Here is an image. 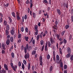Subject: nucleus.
I'll return each mask as SVG.
<instances>
[{
	"label": "nucleus",
	"mask_w": 73,
	"mask_h": 73,
	"mask_svg": "<svg viewBox=\"0 0 73 73\" xmlns=\"http://www.w3.org/2000/svg\"><path fill=\"white\" fill-rule=\"evenodd\" d=\"M53 43H55V41L54 40L53 38L51 37L50 38V41H48V42H46V44H45V48L44 50L45 51V52L46 51L47 49V44L48 45V47H50V44H53Z\"/></svg>",
	"instance_id": "1"
},
{
	"label": "nucleus",
	"mask_w": 73,
	"mask_h": 73,
	"mask_svg": "<svg viewBox=\"0 0 73 73\" xmlns=\"http://www.w3.org/2000/svg\"><path fill=\"white\" fill-rule=\"evenodd\" d=\"M3 14L0 13V23H1L3 22Z\"/></svg>",
	"instance_id": "2"
},
{
	"label": "nucleus",
	"mask_w": 73,
	"mask_h": 73,
	"mask_svg": "<svg viewBox=\"0 0 73 73\" xmlns=\"http://www.w3.org/2000/svg\"><path fill=\"white\" fill-rule=\"evenodd\" d=\"M29 3L30 4V7L32 8V7H33V4H32L33 3V1L32 0H30Z\"/></svg>",
	"instance_id": "3"
},
{
	"label": "nucleus",
	"mask_w": 73,
	"mask_h": 73,
	"mask_svg": "<svg viewBox=\"0 0 73 73\" xmlns=\"http://www.w3.org/2000/svg\"><path fill=\"white\" fill-rule=\"evenodd\" d=\"M35 31L36 32L34 33L35 35H37L38 34V28H35Z\"/></svg>",
	"instance_id": "4"
},
{
	"label": "nucleus",
	"mask_w": 73,
	"mask_h": 73,
	"mask_svg": "<svg viewBox=\"0 0 73 73\" xmlns=\"http://www.w3.org/2000/svg\"><path fill=\"white\" fill-rule=\"evenodd\" d=\"M56 11L57 12V13H58L59 15H61V11H60V10L58 9H57Z\"/></svg>",
	"instance_id": "5"
},
{
	"label": "nucleus",
	"mask_w": 73,
	"mask_h": 73,
	"mask_svg": "<svg viewBox=\"0 0 73 73\" xmlns=\"http://www.w3.org/2000/svg\"><path fill=\"white\" fill-rule=\"evenodd\" d=\"M2 47L3 48V49L4 50H6V47L5 44L4 43H2Z\"/></svg>",
	"instance_id": "6"
},
{
	"label": "nucleus",
	"mask_w": 73,
	"mask_h": 73,
	"mask_svg": "<svg viewBox=\"0 0 73 73\" xmlns=\"http://www.w3.org/2000/svg\"><path fill=\"white\" fill-rule=\"evenodd\" d=\"M42 2L44 4L46 5H47V4L48 3V1H47L46 0H44V1H42Z\"/></svg>",
	"instance_id": "7"
},
{
	"label": "nucleus",
	"mask_w": 73,
	"mask_h": 73,
	"mask_svg": "<svg viewBox=\"0 0 73 73\" xmlns=\"http://www.w3.org/2000/svg\"><path fill=\"white\" fill-rule=\"evenodd\" d=\"M67 52H68V53H71V49L70 47H68L67 48Z\"/></svg>",
	"instance_id": "8"
},
{
	"label": "nucleus",
	"mask_w": 73,
	"mask_h": 73,
	"mask_svg": "<svg viewBox=\"0 0 73 73\" xmlns=\"http://www.w3.org/2000/svg\"><path fill=\"white\" fill-rule=\"evenodd\" d=\"M4 67L6 70L8 71V66L6 64H4Z\"/></svg>",
	"instance_id": "9"
},
{
	"label": "nucleus",
	"mask_w": 73,
	"mask_h": 73,
	"mask_svg": "<svg viewBox=\"0 0 73 73\" xmlns=\"http://www.w3.org/2000/svg\"><path fill=\"white\" fill-rule=\"evenodd\" d=\"M29 54H25V59H29Z\"/></svg>",
	"instance_id": "10"
},
{
	"label": "nucleus",
	"mask_w": 73,
	"mask_h": 73,
	"mask_svg": "<svg viewBox=\"0 0 73 73\" xmlns=\"http://www.w3.org/2000/svg\"><path fill=\"white\" fill-rule=\"evenodd\" d=\"M71 54H70V53H68L67 55H66V57L67 58H70V57H71Z\"/></svg>",
	"instance_id": "11"
},
{
	"label": "nucleus",
	"mask_w": 73,
	"mask_h": 73,
	"mask_svg": "<svg viewBox=\"0 0 73 73\" xmlns=\"http://www.w3.org/2000/svg\"><path fill=\"white\" fill-rule=\"evenodd\" d=\"M9 43H10V40H9V39H7V40H6V44H7V45H9Z\"/></svg>",
	"instance_id": "12"
},
{
	"label": "nucleus",
	"mask_w": 73,
	"mask_h": 73,
	"mask_svg": "<svg viewBox=\"0 0 73 73\" xmlns=\"http://www.w3.org/2000/svg\"><path fill=\"white\" fill-rule=\"evenodd\" d=\"M3 25L4 26H6L7 25V21H6L5 20H4L3 22Z\"/></svg>",
	"instance_id": "13"
},
{
	"label": "nucleus",
	"mask_w": 73,
	"mask_h": 73,
	"mask_svg": "<svg viewBox=\"0 0 73 73\" xmlns=\"http://www.w3.org/2000/svg\"><path fill=\"white\" fill-rule=\"evenodd\" d=\"M30 63H28V66H27V70H30Z\"/></svg>",
	"instance_id": "14"
},
{
	"label": "nucleus",
	"mask_w": 73,
	"mask_h": 73,
	"mask_svg": "<svg viewBox=\"0 0 73 73\" xmlns=\"http://www.w3.org/2000/svg\"><path fill=\"white\" fill-rule=\"evenodd\" d=\"M18 34L19 35L18 36V38L19 39L21 38V34H20V32H19L18 33Z\"/></svg>",
	"instance_id": "15"
},
{
	"label": "nucleus",
	"mask_w": 73,
	"mask_h": 73,
	"mask_svg": "<svg viewBox=\"0 0 73 73\" xmlns=\"http://www.w3.org/2000/svg\"><path fill=\"white\" fill-rule=\"evenodd\" d=\"M11 68H12V69L13 70H14V71H16V70H15V69H17V66H16V65H15V67H14L13 66V67H11Z\"/></svg>",
	"instance_id": "16"
},
{
	"label": "nucleus",
	"mask_w": 73,
	"mask_h": 73,
	"mask_svg": "<svg viewBox=\"0 0 73 73\" xmlns=\"http://www.w3.org/2000/svg\"><path fill=\"white\" fill-rule=\"evenodd\" d=\"M36 54V51L33 50L32 52V53H31V54H32V55H34L35 54Z\"/></svg>",
	"instance_id": "17"
},
{
	"label": "nucleus",
	"mask_w": 73,
	"mask_h": 73,
	"mask_svg": "<svg viewBox=\"0 0 73 73\" xmlns=\"http://www.w3.org/2000/svg\"><path fill=\"white\" fill-rule=\"evenodd\" d=\"M60 67L62 68L63 67V64H62V62H61V60H60Z\"/></svg>",
	"instance_id": "18"
},
{
	"label": "nucleus",
	"mask_w": 73,
	"mask_h": 73,
	"mask_svg": "<svg viewBox=\"0 0 73 73\" xmlns=\"http://www.w3.org/2000/svg\"><path fill=\"white\" fill-rule=\"evenodd\" d=\"M11 34L12 35H14V31L13 30H12L10 31Z\"/></svg>",
	"instance_id": "19"
},
{
	"label": "nucleus",
	"mask_w": 73,
	"mask_h": 73,
	"mask_svg": "<svg viewBox=\"0 0 73 73\" xmlns=\"http://www.w3.org/2000/svg\"><path fill=\"white\" fill-rule=\"evenodd\" d=\"M56 58L58 61L60 60V56L58 55H56Z\"/></svg>",
	"instance_id": "20"
},
{
	"label": "nucleus",
	"mask_w": 73,
	"mask_h": 73,
	"mask_svg": "<svg viewBox=\"0 0 73 73\" xmlns=\"http://www.w3.org/2000/svg\"><path fill=\"white\" fill-rule=\"evenodd\" d=\"M64 44H66L67 43V40L65 38L63 39V41Z\"/></svg>",
	"instance_id": "21"
},
{
	"label": "nucleus",
	"mask_w": 73,
	"mask_h": 73,
	"mask_svg": "<svg viewBox=\"0 0 73 73\" xmlns=\"http://www.w3.org/2000/svg\"><path fill=\"white\" fill-rule=\"evenodd\" d=\"M9 41H11V42H13V38L12 36L10 38V40H9Z\"/></svg>",
	"instance_id": "22"
},
{
	"label": "nucleus",
	"mask_w": 73,
	"mask_h": 73,
	"mask_svg": "<svg viewBox=\"0 0 73 73\" xmlns=\"http://www.w3.org/2000/svg\"><path fill=\"white\" fill-rule=\"evenodd\" d=\"M11 15L14 18L15 17V12H12L11 13Z\"/></svg>",
	"instance_id": "23"
},
{
	"label": "nucleus",
	"mask_w": 73,
	"mask_h": 73,
	"mask_svg": "<svg viewBox=\"0 0 73 73\" xmlns=\"http://www.w3.org/2000/svg\"><path fill=\"white\" fill-rule=\"evenodd\" d=\"M8 17V19H9V20L10 21V22L11 23H12V20L11 18V17Z\"/></svg>",
	"instance_id": "24"
},
{
	"label": "nucleus",
	"mask_w": 73,
	"mask_h": 73,
	"mask_svg": "<svg viewBox=\"0 0 73 73\" xmlns=\"http://www.w3.org/2000/svg\"><path fill=\"white\" fill-rule=\"evenodd\" d=\"M50 55L49 54L47 55L46 56V58L48 59V60H49L50 59Z\"/></svg>",
	"instance_id": "25"
},
{
	"label": "nucleus",
	"mask_w": 73,
	"mask_h": 73,
	"mask_svg": "<svg viewBox=\"0 0 73 73\" xmlns=\"http://www.w3.org/2000/svg\"><path fill=\"white\" fill-rule=\"evenodd\" d=\"M67 68V66L66 65H65L63 66V68L64 69H66Z\"/></svg>",
	"instance_id": "26"
},
{
	"label": "nucleus",
	"mask_w": 73,
	"mask_h": 73,
	"mask_svg": "<svg viewBox=\"0 0 73 73\" xmlns=\"http://www.w3.org/2000/svg\"><path fill=\"white\" fill-rule=\"evenodd\" d=\"M40 37V35H37V36H36V40H38L39 39V38Z\"/></svg>",
	"instance_id": "27"
},
{
	"label": "nucleus",
	"mask_w": 73,
	"mask_h": 73,
	"mask_svg": "<svg viewBox=\"0 0 73 73\" xmlns=\"http://www.w3.org/2000/svg\"><path fill=\"white\" fill-rule=\"evenodd\" d=\"M65 31H63L61 33V35H62V36H63V35H64V33H65Z\"/></svg>",
	"instance_id": "28"
},
{
	"label": "nucleus",
	"mask_w": 73,
	"mask_h": 73,
	"mask_svg": "<svg viewBox=\"0 0 73 73\" xmlns=\"http://www.w3.org/2000/svg\"><path fill=\"white\" fill-rule=\"evenodd\" d=\"M53 70V67L52 66H50L49 68V71L50 72L52 71Z\"/></svg>",
	"instance_id": "29"
},
{
	"label": "nucleus",
	"mask_w": 73,
	"mask_h": 73,
	"mask_svg": "<svg viewBox=\"0 0 73 73\" xmlns=\"http://www.w3.org/2000/svg\"><path fill=\"white\" fill-rule=\"evenodd\" d=\"M33 17L34 18H35L36 17V13H33Z\"/></svg>",
	"instance_id": "30"
},
{
	"label": "nucleus",
	"mask_w": 73,
	"mask_h": 73,
	"mask_svg": "<svg viewBox=\"0 0 73 73\" xmlns=\"http://www.w3.org/2000/svg\"><path fill=\"white\" fill-rule=\"evenodd\" d=\"M11 56H12V58H14L15 55L13 52H12V53H11Z\"/></svg>",
	"instance_id": "31"
},
{
	"label": "nucleus",
	"mask_w": 73,
	"mask_h": 73,
	"mask_svg": "<svg viewBox=\"0 0 73 73\" xmlns=\"http://www.w3.org/2000/svg\"><path fill=\"white\" fill-rule=\"evenodd\" d=\"M31 49H32V48L31 47V46H29V48H28V50H29V51L31 50Z\"/></svg>",
	"instance_id": "32"
},
{
	"label": "nucleus",
	"mask_w": 73,
	"mask_h": 73,
	"mask_svg": "<svg viewBox=\"0 0 73 73\" xmlns=\"http://www.w3.org/2000/svg\"><path fill=\"white\" fill-rule=\"evenodd\" d=\"M71 21L72 23L73 22V16L72 15L71 16Z\"/></svg>",
	"instance_id": "33"
},
{
	"label": "nucleus",
	"mask_w": 73,
	"mask_h": 73,
	"mask_svg": "<svg viewBox=\"0 0 73 73\" xmlns=\"http://www.w3.org/2000/svg\"><path fill=\"white\" fill-rule=\"evenodd\" d=\"M4 6H5V7H8V6H9V3H7L6 4H4Z\"/></svg>",
	"instance_id": "34"
},
{
	"label": "nucleus",
	"mask_w": 73,
	"mask_h": 73,
	"mask_svg": "<svg viewBox=\"0 0 73 73\" xmlns=\"http://www.w3.org/2000/svg\"><path fill=\"white\" fill-rule=\"evenodd\" d=\"M59 53L60 54H62V49H61V48H59Z\"/></svg>",
	"instance_id": "35"
},
{
	"label": "nucleus",
	"mask_w": 73,
	"mask_h": 73,
	"mask_svg": "<svg viewBox=\"0 0 73 73\" xmlns=\"http://www.w3.org/2000/svg\"><path fill=\"white\" fill-rule=\"evenodd\" d=\"M27 49L25 47V48H24V52L26 54V52H27Z\"/></svg>",
	"instance_id": "36"
},
{
	"label": "nucleus",
	"mask_w": 73,
	"mask_h": 73,
	"mask_svg": "<svg viewBox=\"0 0 73 73\" xmlns=\"http://www.w3.org/2000/svg\"><path fill=\"white\" fill-rule=\"evenodd\" d=\"M9 34V32L7 30H6V35L8 36Z\"/></svg>",
	"instance_id": "37"
},
{
	"label": "nucleus",
	"mask_w": 73,
	"mask_h": 73,
	"mask_svg": "<svg viewBox=\"0 0 73 73\" xmlns=\"http://www.w3.org/2000/svg\"><path fill=\"white\" fill-rule=\"evenodd\" d=\"M56 36H57V37L58 39H59L60 38V35L59 34H57L56 35Z\"/></svg>",
	"instance_id": "38"
},
{
	"label": "nucleus",
	"mask_w": 73,
	"mask_h": 73,
	"mask_svg": "<svg viewBox=\"0 0 73 73\" xmlns=\"http://www.w3.org/2000/svg\"><path fill=\"white\" fill-rule=\"evenodd\" d=\"M29 3V0H27L26 2V4H28Z\"/></svg>",
	"instance_id": "39"
},
{
	"label": "nucleus",
	"mask_w": 73,
	"mask_h": 73,
	"mask_svg": "<svg viewBox=\"0 0 73 73\" xmlns=\"http://www.w3.org/2000/svg\"><path fill=\"white\" fill-rule=\"evenodd\" d=\"M22 68L23 69H25V66H24V64L23 63L22 64Z\"/></svg>",
	"instance_id": "40"
},
{
	"label": "nucleus",
	"mask_w": 73,
	"mask_h": 73,
	"mask_svg": "<svg viewBox=\"0 0 73 73\" xmlns=\"http://www.w3.org/2000/svg\"><path fill=\"white\" fill-rule=\"evenodd\" d=\"M54 24L55 25H57L58 24V22L57 21H56L55 22Z\"/></svg>",
	"instance_id": "41"
},
{
	"label": "nucleus",
	"mask_w": 73,
	"mask_h": 73,
	"mask_svg": "<svg viewBox=\"0 0 73 73\" xmlns=\"http://www.w3.org/2000/svg\"><path fill=\"white\" fill-rule=\"evenodd\" d=\"M24 18L25 20H27V15H25Z\"/></svg>",
	"instance_id": "42"
},
{
	"label": "nucleus",
	"mask_w": 73,
	"mask_h": 73,
	"mask_svg": "<svg viewBox=\"0 0 73 73\" xmlns=\"http://www.w3.org/2000/svg\"><path fill=\"white\" fill-rule=\"evenodd\" d=\"M24 16H23L22 19V23H24Z\"/></svg>",
	"instance_id": "43"
},
{
	"label": "nucleus",
	"mask_w": 73,
	"mask_h": 73,
	"mask_svg": "<svg viewBox=\"0 0 73 73\" xmlns=\"http://www.w3.org/2000/svg\"><path fill=\"white\" fill-rule=\"evenodd\" d=\"M18 65H19V67L21 66V64L20 62H19V63H18Z\"/></svg>",
	"instance_id": "44"
},
{
	"label": "nucleus",
	"mask_w": 73,
	"mask_h": 73,
	"mask_svg": "<svg viewBox=\"0 0 73 73\" xmlns=\"http://www.w3.org/2000/svg\"><path fill=\"white\" fill-rule=\"evenodd\" d=\"M44 44V41L42 40H41L40 41V44L42 45H43V44Z\"/></svg>",
	"instance_id": "45"
},
{
	"label": "nucleus",
	"mask_w": 73,
	"mask_h": 73,
	"mask_svg": "<svg viewBox=\"0 0 73 73\" xmlns=\"http://www.w3.org/2000/svg\"><path fill=\"white\" fill-rule=\"evenodd\" d=\"M40 65L42 66V61H40Z\"/></svg>",
	"instance_id": "46"
},
{
	"label": "nucleus",
	"mask_w": 73,
	"mask_h": 73,
	"mask_svg": "<svg viewBox=\"0 0 73 73\" xmlns=\"http://www.w3.org/2000/svg\"><path fill=\"white\" fill-rule=\"evenodd\" d=\"M72 38V35H70V36H69V40H71Z\"/></svg>",
	"instance_id": "47"
},
{
	"label": "nucleus",
	"mask_w": 73,
	"mask_h": 73,
	"mask_svg": "<svg viewBox=\"0 0 73 73\" xmlns=\"http://www.w3.org/2000/svg\"><path fill=\"white\" fill-rule=\"evenodd\" d=\"M23 63L24 64L26 65V61L25 60H23Z\"/></svg>",
	"instance_id": "48"
},
{
	"label": "nucleus",
	"mask_w": 73,
	"mask_h": 73,
	"mask_svg": "<svg viewBox=\"0 0 73 73\" xmlns=\"http://www.w3.org/2000/svg\"><path fill=\"white\" fill-rule=\"evenodd\" d=\"M53 31L54 32L58 30V29L57 28H53Z\"/></svg>",
	"instance_id": "49"
},
{
	"label": "nucleus",
	"mask_w": 73,
	"mask_h": 73,
	"mask_svg": "<svg viewBox=\"0 0 73 73\" xmlns=\"http://www.w3.org/2000/svg\"><path fill=\"white\" fill-rule=\"evenodd\" d=\"M70 59L71 61H72L73 60V55H71V56L70 57Z\"/></svg>",
	"instance_id": "50"
},
{
	"label": "nucleus",
	"mask_w": 73,
	"mask_h": 73,
	"mask_svg": "<svg viewBox=\"0 0 73 73\" xmlns=\"http://www.w3.org/2000/svg\"><path fill=\"white\" fill-rule=\"evenodd\" d=\"M10 65L11 67V68H13V63L12 62H11Z\"/></svg>",
	"instance_id": "51"
},
{
	"label": "nucleus",
	"mask_w": 73,
	"mask_h": 73,
	"mask_svg": "<svg viewBox=\"0 0 73 73\" xmlns=\"http://www.w3.org/2000/svg\"><path fill=\"white\" fill-rule=\"evenodd\" d=\"M40 61H42V56H40V57L39 58Z\"/></svg>",
	"instance_id": "52"
},
{
	"label": "nucleus",
	"mask_w": 73,
	"mask_h": 73,
	"mask_svg": "<svg viewBox=\"0 0 73 73\" xmlns=\"http://www.w3.org/2000/svg\"><path fill=\"white\" fill-rule=\"evenodd\" d=\"M24 48H25V47H24V46L23 45L21 46V50H24Z\"/></svg>",
	"instance_id": "53"
},
{
	"label": "nucleus",
	"mask_w": 73,
	"mask_h": 73,
	"mask_svg": "<svg viewBox=\"0 0 73 73\" xmlns=\"http://www.w3.org/2000/svg\"><path fill=\"white\" fill-rule=\"evenodd\" d=\"M25 48H26V49H27V50L28 49V48L29 47H28V44H27L26 45V47H25Z\"/></svg>",
	"instance_id": "54"
},
{
	"label": "nucleus",
	"mask_w": 73,
	"mask_h": 73,
	"mask_svg": "<svg viewBox=\"0 0 73 73\" xmlns=\"http://www.w3.org/2000/svg\"><path fill=\"white\" fill-rule=\"evenodd\" d=\"M17 19L18 20L20 19V17H19V15H17Z\"/></svg>",
	"instance_id": "55"
},
{
	"label": "nucleus",
	"mask_w": 73,
	"mask_h": 73,
	"mask_svg": "<svg viewBox=\"0 0 73 73\" xmlns=\"http://www.w3.org/2000/svg\"><path fill=\"white\" fill-rule=\"evenodd\" d=\"M29 39V38L28 37H26L25 38V40L26 41H28V39Z\"/></svg>",
	"instance_id": "56"
},
{
	"label": "nucleus",
	"mask_w": 73,
	"mask_h": 73,
	"mask_svg": "<svg viewBox=\"0 0 73 73\" xmlns=\"http://www.w3.org/2000/svg\"><path fill=\"white\" fill-rule=\"evenodd\" d=\"M21 31L22 32H23L24 31V28H21Z\"/></svg>",
	"instance_id": "57"
},
{
	"label": "nucleus",
	"mask_w": 73,
	"mask_h": 73,
	"mask_svg": "<svg viewBox=\"0 0 73 73\" xmlns=\"http://www.w3.org/2000/svg\"><path fill=\"white\" fill-rule=\"evenodd\" d=\"M53 61H54V62H56V57L55 56H53Z\"/></svg>",
	"instance_id": "58"
},
{
	"label": "nucleus",
	"mask_w": 73,
	"mask_h": 73,
	"mask_svg": "<svg viewBox=\"0 0 73 73\" xmlns=\"http://www.w3.org/2000/svg\"><path fill=\"white\" fill-rule=\"evenodd\" d=\"M25 31L27 33L28 32V29H27V28H26V29H25Z\"/></svg>",
	"instance_id": "59"
},
{
	"label": "nucleus",
	"mask_w": 73,
	"mask_h": 73,
	"mask_svg": "<svg viewBox=\"0 0 73 73\" xmlns=\"http://www.w3.org/2000/svg\"><path fill=\"white\" fill-rule=\"evenodd\" d=\"M63 5L64 7H66V3H63Z\"/></svg>",
	"instance_id": "60"
},
{
	"label": "nucleus",
	"mask_w": 73,
	"mask_h": 73,
	"mask_svg": "<svg viewBox=\"0 0 73 73\" xmlns=\"http://www.w3.org/2000/svg\"><path fill=\"white\" fill-rule=\"evenodd\" d=\"M31 69H32V70H33V71H34V67L33 66H32V68Z\"/></svg>",
	"instance_id": "61"
},
{
	"label": "nucleus",
	"mask_w": 73,
	"mask_h": 73,
	"mask_svg": "<svg viewBox=\"0 0 73 73\" xmlns=\"http://www.w3.org/2000/svg\"><path fill=\"white\" fill-rule=\"evenodd\" d=\"M4 71H5V70H0V73H3Z\"/></svg>",
	"instance_id": "62"
},
{
	"label": "nucleus",
	"mask_w": 73,
	"mask_h": 73,
	"mask_svg": "<svg viewBox=\"0 0 73 73\" xmlns=\"http://www.w3.org/2000/svg\"><path fill=\"white\" fill-rule=\"evenodd\" d=\"M40 38H42V33H40Z\"/></svg>",
	"instance_id": "63"
},
{
	"label": "nucleus",
	"mask_w": 73,
	"mask_h": 73,
	"mask_svg": "<svg viewBox=\"0 0 73 73\" xmlns=\"http://www.w3.org/2000/svg\"><path fill=\"white\" fill-rule=\"evenodd\" d=\"M44 46L43 45V47H42V51H43V50H44Z\"/></svg>",
	"instance_id": "64"
}]
</instances>
